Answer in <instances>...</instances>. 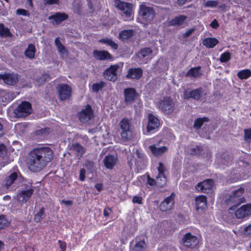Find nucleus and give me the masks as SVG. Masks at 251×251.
I'll return each instance as SVG.
<instances>
[{"mask_svg":"<svg viewBox=\"0 0 251 251\" xmlns=\"http://www.w3.org/2000/svg\"><path fill=\"white\" fill-rule=\"evenodd\" d=\"M210 25L214 29H217L219 26V25L218 24L217 20L214 19L210 24Z\"/></svg>","mask_w":251,"mask_h":251,"instance_id":"680f3d73","label":"nucleus"},{"mask_svg":"<svg viewBox=\"0 0 251 251\" xmlns=\"http://www.w3.org/2000/svg\"><path fill=\"white\" fill-rule=\"evenodd\" d=\"M160 126V122L158 119L151 114L148 116V124L147 126V131L151 132L157 129Z\"/></svg>","mask_w":251,"mask_h":251,"instance_id":"aec40b11","label":"nucleus"},{"mask_svg":"<svg viewBox=\"0 0 251 251\" xmlns=\"http://www.w3.org/2000/svg\"><path fill=\"white\" fill-rule=\"evenodd\" d=\"M196 209L199 214H201L207 208V199L205 196L201 195L195 198Z\"/></svg>","mask_w":251,"mask_h":251,"instance_id":"f3484780","label":"nucleus"},{"mask_svg":"<svg viewBox=\"0 0 251 251\" xmlns=\"http://www.w3.org/2000/svg\"><path fill=\"white\" fill-rule=\"evenodd\" d=\"M32 112L31 105L27 101H23L15 109L14 113L17 118L25 117Z\"/></svg>","mask_w":251,"mask_h":251,"instance_id":"1a4fd4ad","label":"nucleus"},{"mask_svg":"<svg viewBox=\"0 0 251 251\" xmlns=\"http://www.w3.org/2000/svg\"><path fill=\"white\" fill-rule=\"evenodd\" d=\"M100 42L107 44L110 46L112 49L117 50L118 47L117 44L115 43L112 39L109 38H103L99 41Z\"/></svg>","mask_w":251,"mask_h":251,"instance_id":"a19ab883","label":"nucleus"},{"mask_svg":"<svg viewBox=\"0 0 251 251\" xmlns=\"http://www.w3.org/2000/svg\"><path fill=\"white\" fill-rule=\"evenodd\" d=\"M59 2V0H44V3L45 4H57Z\"/></svg>","mask_w":251,"mask_h":251,"instance_id":"bf43d9fd","label":"nucleus"},{"mask_svg":"<svg viewBox=\"0 0 251 251\" xmlns=\"http://www.w3.org/2000/svg\"><path fill=\"white\" fill-rule=\"evenodd\" d=\"M54 43L58 52L62 55H67V50L65 46L61 43L60 38L57 37L54 40Z\"/></svg>","mask_w":251,"mask_h":251,"instance_id":"2f4dec72","label":"nucleus"},{"mask_svg":"<svg viewBox=\"0 0 251 251\" xmlns=\"http://www.w3.org/2000/svg\"><path fill=\"white\" fill-rule=\"evenodd\" d=\"M209 121L207 117L198 118L195 120L193 127L197 129H200L204 122H208Z\"/></svg>","mask_w":251,"mask_h":251,"instance_id":"c9c22d12","label":"nucleus"},{"mask_svg":"<svg viewBox=\"0 0 251 251\" xmlns=\"http://www.w3.org/2000/svg\"><path fill=\"white\" fill-rule=\"evenodd\" d=\"M132 202L134 203L141 204L142 203V198L140 196H134L132 199Z\"/></svg>","mask_w":251,"mask_h":251,"instance_id":"6e6d98bb","label":"nucleus"},{"mask_svg":"<svg viewBox=\"0 0 251 251\" xmlns=\"http://www.w3.org/2000/svg\"><path fill=\"white\" fill-rule=\"evenodd\" d=\"M93 110L92 107L87 104L84 108L78 113L77 117L80 121L83 123H86L94 117Z\"/></svg>","mask_w":251,"mask_h":251,"instance_id":"9d476101","label":"nucleus"},{"mask_svg":"<svg viewBox=\"0 0 251 251\" xmlns=\"http://www.w3.org/2000/svg\"><path fill=\"white\" fill-rule=\"evenodd\" d=\"M105 84L106 83L104 81L94 83L92 86V90L95 92H98L100 90L103 88Z\"/></svg>","mask_w":251,"mask_h":251,"instance_id":"49530a36","label":"nucleus"},{"mask_svg":"<svg viewBox=\"0 0 251 251\" xmlns=\"http://www.w3.org/2000/svg\"><path fill=\"white\" fill-rule=\"evenodd\" d=\"M119 125V131L122 140L124 141L130 140L132 135L130 120L127 118H124L120 122Z\"/></svg>","mask_w":251,"mask_h":251,"instance_id":"20e7f679","label":"nucleus"},{"mask_svg":"<svg viewBox=\"0 0 251 251\" xmlns=\"http://www.w3.org/2000/svg\"><path fill=\"white\" fill-rule=\"evenodd\" d=\"M124 101L126 105L133 103L138 97V94L134 88H127L125 89L124 92Z\"/></svg>","mask_w":251,"mask_h":251,"instance_id":"ddd939ff","label":"nucleus"},{"mask_svg":"<svg viewBox=\"0 0 251 251\" xmlns=\"http://www.w3.org/2000/svg\"><path fill=\"white\" fill-rule=\"evenodd\" d=\"M245 189L240 187L227 194L225 198V202L228 205H231L229 210H233L242 203L245 202V199L243 196Z\"/></svg>","mask_w":251,"mask_h":251,"instance_id":"f03ea898","label":"nucleus"},{"mask_svg":"<svg viewBox=\"0 0 251 251\" xmlns=\"http://www.w3.org/2000/svg\"><path fill=\"white\" fill-rule=\"evenodd\" d=\"M146 247V244L144 240L140 241L135 244L132 250L133 251H143Z\"/></svg>","mask_w":251,"mask_h":251,"instance_id":"c03bdc74","label":"nucleus"},{"mask_svg":"<svg viewBox=\"0 0 251 251\" xmlns=\"http://www.w3.org/2000/svg\"><path fill=\"white\" fill-rule=\"evenodd\" d=\"M9 161L6 146L3 144L0 145V168L8 164Z\"/></svg>","mask_w":251,"mask_h":251,"instance_id":"412c9836","label":"nucleus"},{"mask_svg":"<svg viewBox=\"0 0 251 251\" xmlns=\"http://www.w3.org/2000/svg\"><path fill=\"white\" fill-rule=\"evenodd\" d=\"M218 1L215 0H208L204 3L205 7H214L218 5Z\"/></svg>","mask_w":251,"mask_h":251,"instance_id":"3c124183","label":"nucleus"},{"mask_svg":"<svg viewBox=\"0 0 251 251\" xmlns=\"http://www.w3.org/2000/svg\"><path fill=\"white\" fill-rule=\"evenodd\" d=\"M213 185V181L212 179H207L199 183L196 186V189L199 191L207 193L210 191Z\"/></svg>","mask_w":251,"mask_h":251,"instance_id":"6ab92c4d","label":"nucleus"},{"mask_svg":"<svg viewBox=\"0 0 251 251\" xmlns=\"http://www.w3.org/2000/svg\"><path fill=\"white\" fill-rule=\"evenodd\" d=\"M25 182L24 178L22 176L20 173L18 171L10 173L4 179L3 182V186L7 189H15L17 186L15 184Z\"/></svg>","mask_w":251,"mask_h":251,"instance_id":"7ed1b4c3","label":"nucleus"},{"mask_svg":"<svg viewBox=\"0 0 251 251\" xmlns=\"http://www.w3.org/2000/svg\"><path fill=\"white\" fill-rule=\"evenodd\" d=\"M186 19L184 15H180L175 17L174 19L169 22V25L171 26H178L183 25Z\"/></svg>","mask_w":251,"mask_h":251,"instance_id":"c85d7f7f","label":"nucleus"},{"mask_svg":"<svg viewBox=\"0 0 251 251\" xmlns=\"http://www.w3.org/2000/svg\"><path fill=\"white\" fill-rule=\"evenodd\" d=\"M251 214V204L241 206L235 211V215L238 219H243Z\"/></svg>","mask_w":251,"mask_h":251,"instance_id":"a211bd4d","label":"nucleus"},{"mask_svg":"<svg viewBox=\"0 0 251 251\" xmlns=\"http://www.w3.org/2000/svg\"><path fill=\"white\" fill-rule=\"evenodd\" d=\"M251 76V71L250 69H244L237 73V76L241 79L248 78Z\"/></svg>","mask_w":251,"mask_h":251,"instance_id":"4c0bfd02","label":"nucleus"},{"mask_svg":"<svg viewBox=\"0 0 251 251\" xmlns=\"http://www.w3.org/2000/svg\"><path fill=\"white\" fill-rule=\"evenodd\" d=\"M86 171L84 169H81L80 170L79 179L81 181H84L85 178Z\"/></svg>","mask_w":251,"mask_h":251,"instance_id":"13d9d810","label":"nucleus"},{"mask_svg":"<svg viewBox=\"0 0 251 251\" xmlns=\"http://www.w3.org/2000/svg\"><path fill=\"white\" fill-rule=\"evenodd\" d=\"M119 68V66L117 64L111 65L103 72V77L111 81H116L118 78L117 71Z\"/></svg>","mask_w":251,"mask_h":251,"instance_id":"4468645a","label":"nucleus"},{"mask_svg":"<svg viewBox=\"0 0 251 251\" xmlns=\"http://www.w3.org/2000/svg\"><path fill=\"white\" fill-rule=\"evenodd\" d=\"M117 158L114 155H106L103 160L104 166L108 169H112L116 165Z\"/></svg>","mask_w":251,"mask_h":251,"instance_id":"393cba45","label":"nucleus"},{"mask_svg":"<svg viewBox=\"0 0 251 251\" xmlns=\"http://www.w3.org/2000/svg\"><path fill=\"white\" fill-rule=\"evenodd\" d=\"M231 58V54L228 52H225L221 55L220 61L222 63H226Z\"/></svg>","mask_w":251,"mask_h":251,"instance_id":"a18cd8bd","label":"nucleus"},{"mask_svg":"<svg viewBox=\"0 0 251 251\" xmlns=\"http://www.w3.org/2000/svg\"><path fill=\"white\" fill-rule=\"evenodd\" d=\"M53 157V152L49 147H37L28 153L27 164L29 169L33 172H38L45 168Z\"/></svg>","mask_w":251,"mask_h":251,"instance_id":"f257e3e1","label":"nucleus"},{"mask_svg":"<svg viewBox=\"0 0 251 251\" xmlns=\"http://www.w3.org/2000/svg\"><path fill=\"white\" fill-rule=\"evenodd\" d=\"M69 149L75 152L76 156L78 157H81L86 151L85 148L77 142L70 144Z\"/></svg>","mask_w":251,"mask_h":251,"instance_id":"5701e85b","label":"nucleus"},{"mask_svg":"<svg viewBox=\"0 0 251 251\" xmlns=\"http://www.w3.org/2000/svg\"><path fill=\"white\" fill-rule=\"evenodd\" d=\"M158 107L166 114H172L177 111L176 102L170 97H165L158 104Z\"/></svg>","mask_w":251,"mask_h":251,"instance_id":"423d86ee","label":"nucleus"},{"mask_svg":"<svg viewBox=\"0 0 251 251\" xmlns=\"http://www.w3.org/2000/svg\"><path fill=\"white\" fill-rule=\"evenodd\" d=\"M201 151V147L200 146H196L191 150L190 153L193 155H197L200 154Z\"/></svg>","mask_w":251,"mask_h":251,"instance_id":"8fccbe9b","label":"nucleus"},{"mask_svg":"<svg viewBox=\"0 0 251 251\" xmlns=\"http://www.w3.org/2000/svg\"><path fill=\"white\" fill-rule=\"evenodd\" d=\"M84 166L91 172L94 171V163L91 160H86L84 164Z\"/></svg>","mask_w":251,"mask_h":251,"instance_id":"09e8293b","label":"nucleus"},{"mask_svg":"<svg viewBox=\"0 0 251 251\" xmlns=\"http://www.w3.org/2000/svg\"><path fill=\"white\" fill-rule=\"evenodd\" d=\"M22 190L17 195V200L21 203H25L31 197L34 192V187L30 182L24 183L21 185Z\"/></svg>","mask_w":251,"mask_h":251,"instance_id":"39448f33","label":"nucleus"},{"mask_svg":"<svg viewBox=\"0 0 251 251\" xmlns=\"http://www.w3.org/2000/svg\"><path fill=\"white\" fill-rule=\"evenodd\" d=\"M147 183L150 186H157L156 179L155 180L154 179L151 178L149 175L147 177Z\"/></svg>","mask_w":251,"mask_h":251,"instance_id":"864d4df0","label":"nucleus"},{"mask_svg":"<svg viewBox=\"0 0 251 251\" xmlns=\"http://www.w3.org/2000/svg\"><path fill=\"white\" fill-rule=\"evenodd\" d=\"M19 75L16 74H6L4 75V82L7 84L14 85L19 80Z\"/></svg>","mask_w":251,"mask_h":251,"instance_id":"a878e982","label":"nucleus"},{"mask_svg":"<svg viewBox=\"0 0 251 251\" xmlns=\"http://www.w3.org/2000/svg\"><path fill=\"white\" fill-rule=\"evenodd\" d=\"M175 194L172 193L170 196L166 198L160 204L159 208L162 211H166L172 209L175 204Z\"/></svg>","mask_w":251,"mask_h":251,"instance_id":"2eb2a0df","label":"nucleus"},{"mask_svg":"<svg viewBox=\"0 0 251 251\" xmlns=\"http://www.w3.org/2000/svg\"><path fill=\"white\" fill-rule=\"evenodd\" d=\"M68 15L64 13L56 12L49 17L50 20H52V24L53 25H58L62 21L67 20Z\"/></svg>","mask_w":251,"mask_h":251,"instance_id":"b1692460","label":"nucleus"},{"mask_svg":"<svg viewBox=\"0 0 251 251\" xmlns=\"http://www.w3.org/2000/svg\"><path fill=\"white\" fill-rule=\"evenodd\" d=\"M143 71L141 68L130 69L126 75V77L131 79H138L142 75Z\"/></svg>","mask_w":251,"mask_h":251,"instance_id":"bb28decb","label":"nucleus"},{"mask_svg":"<svg viewBox=\"0 0 251 251\" xmlns=\"http://www.w3.org/2000/svg\"><path fill=\"white\" fill-rule=\"evenodd\" d=\"M111 210L110 208H106L104 209L103 215L105 217H108L110 215Z\"/></svg>","mask_w":251,"mask_h":251,"instance_id":"69168bd1","label":"nucleus"},{"mask_svg":"<svg viewBox=\"0 0 251 251\" xmlns=\"http://www.w3.org/2000/svg\"><path fill=\"white\" fill-rule=\"evenodd\" d=\"M193 31H194L193 29H190L188 30V31H187L185 33H184L183 34V37L184 38H187V37H189V36H190L191 35V34L193 33Z\"/></svg>","mask_w":251,"mask_h":251,"instance_id":"0e129e2a","label":"nucleus"},{"mask_svg":"<svg viewBox=\"0 0 251 251\" xmlns=\"http://www.w3.org/2000/svg\"><path fill=\"white\" fill-rule=\"evenodd\" d=\"M16 14L19 15L27 16L29 14L27 10L23 9H18L16 10Z\"/></svg>","mask_w":251,"mask_h":251,"instance_id":"4d7b16f0","label":"nucleus"},{"mask_svg":"<svg viewBox=\"0 0 251 251\" xmlns=\"http://www.w3.org/2000/svg\"><path fill=\"white\" fill-rule=\"evenodd\" d=\"M116 6L123 13V16L127 20H131L133 17V4L130 3L117 0L115 1Z\"/></svg>","mask_w":251,"mask_h":251,"instance_id":"6e6552de","label":"nucleus"},{"mask_svg":"<svg viewBox=\"0 0 251 251\" xmlns=\"http://www.w3.org/2000/svg\"><path fill=\"white\" fill-rule=\"evenodd\" d=\"M217 160L221 164L228 165L231 162V157L227 153H223L218 157Z\"/></svg>","mask_w":251,"mask_h":251,"instance_id":"473e14b6","label":"nucleus"},{"mask_svg":"<svg viewBox=\"0 0 251 251\" xmlns=\"http://www.w3.org/2000/svg\"><path fill=\"white\" fill-rule=\"evenodd\" d=\"M58 97L62 101L69 99L71 96L72 88L67 84H61L57 86Z\"/></svg>","mask_w":251,"mask_h":251,"instance_id":"f8f14e48","label":"nucleus"},{"mask_svg":"<svg viewBox=\"0 0 251 251\" xmlns=\"http://www.w3.org/2000/svg\"><path fill=\"white\" fill-rule=\"evenodd\" d=\"M45 217V214L44 211V208H41L39 212L35 214L34 216V221L38 223L40 222Z\"/></svg>","mask_w":251,"mask_h":251,"instance_id":"37998d69","label":"nucleus"},{"mask_svg":"<svg viewBox=\"0 0 251 251\" xmlns=\"http://www.w3.org/2000/svg\"><path fill=\"white\" fill-rule=\"evenodd\" d=\"M50 79V78L49 74L44 73L38 78L37 81L40 84H41Z\"/></svg>","mask_w":251,"mask_h":251,"instance_id":"de8ad7c7","label":"nucleus"},{"mask_svg":"<svg viewBox=\"0 0 251 251\" xmlns=\"http://www.w3.org/2000/svg\"><path fill=\"white\" fill-rule=\"evenodd\" d=\"M35 53V47L34 45L30 44L25 51V55L28 58L32 59L34 57Z\"/></svg>","mask_w":251,"mask_h":251,"instance_id":"f704fd0d","label":"nucleus"},{"mask_svg":"<svg viewBox=\"0 0 251 251\" xmlns=\"http://www.w3.org/2000/svg\"><path fill=\"white\" fill-rule=\"evenodd\" d=\"M152 52V50L150 48H144L138 51V55L141 58H145L151 54Z\"/></svg>","mask_w":251,"mask_h":251,"instance_id":"79ce46f5","label":"nucleus"},{"mask_svg":"<svg viewBox=\"0 0 251 251\" xmlns=\"http://www.w3.org/2000/svg\"><path fill=\"white\" fill-rule=\"evenodd\" d=\"M165 171V168L163 164L161 162L159 163V166L158 167V175H165L164 171Z\"/></svg>","mask_w":251,"mask_h":251,"instance_id":"5fc2aeb1","label":"nucleus"},{"mask_svg":"<svg viewBox=\"0 0 251 251\" xmlns=\"http://www.w3.org/2000/svg\"><path fill=\"white\" fill-rule=\"evenodd\" d=\"M139 14L142 17V19L148 23H150L155 16V12L154 9L144 4L140 5Z\"/></svg>","mask_w":251,"mask_h":251,"instance_id":"0eeeda50","label":"nucleus"},{"mask_svg":"<svg viewBox=\"0 0 251 251\" xmlns=\"http://www.w3.org/2000/svg\"><path fill=\"white\" fill-rule=\"evenodd\" d=\"M244 133L245 140L251 139V128L244 129Z\"/></svg>","mask_w":251,"mask_h":251,"instance_id":"603ef678","label":"nucleus"},{"mask_svg":"<svg viewBox=\"0 0 251 251\" xmlns=\"http://www.w3.org/2000/svg\"><path fill=\"white\" fill-rule=\"evenodd\" d=\"M150 149L155 156L161 155L167 151V148L165 146L157 148L155 145H151L150 146Z\"/></svg>","mask_w":251,"mask_h":251,"instance_id":"7c9ffc66","label":"nucleus"},{"mask_svg":"<svg viewBox=\"0 0 251 251\" xmlns=\"http://www.w3.org/2000/svg\"><path fill=\"white\" fill-rule=\"evenodd\" d=\"M58 243L59 244V247L61 249V251H65L66 248V243L62 241L59 240Z\"/></svg>","mask_w":251,"mask_h":251,"instance_id":"052dcab7","label":"nucleus"},{"mask_svg":"<svg viewBox=\"0 0 251 251\" xmlns=\"http://www.w3.org/2000/svg\"><path fill=\"white\" fill-rule=\"evenodd\" d=\"M203 89L200 87L194 90L185 89L183 92V96L184 99L192 98L195 100H199L201 99Z\"/></svg>","mask_w":251,"mask_h":251,"instance_id":"9b49d317","label":"nucleus"},{"mask_svg":"<svg viewBox=\"0 0 251 251\" xmlns=\"http://www.w3.org/2000/svg\"><path fill=\"white\" fill-rule=\"evenodd\" d=\"M61 202L64 203L66 206H71L73 204V201L71 200H62Z\"/></svg>","mask_w":251,"mask_h":251,"instance_id":"338daca9","label":"nucleus"},{"mask_svg":"<svg viewBox=\"0 0 251 251\" xmlns=\"http://www.w3.org/2000/svg\"><path fill=\"white\" fill-rule=\"evenodd\" d=\"M201 67L198 66L195 68H191L187 73L186 76H192L194 77H197L202 75V73L201 71Z\"/></svg>","mask_w":251,"mask_h":251,"instance_id":"72a5a7b5","label":"nucleus"},{"mask_svg":"<svg viewBox=\"0 0 251 251\" xmlns=\"http://www.w3.org/2000/svg\"><path fill=\"white\" fill-rule=\"evenodd\" d=\"M245 234L250 235L251 234V224L246 226L244 229Z\"/></svg>","mask_w":251,"mask_h":251,"instance_id":"e2e57ef3","label":"nucleus"},{"mask_svg":"<svg viewBox=\"0 0 251 251\" xmlns=\"http://www.w3.org/2000/svg\"><path fill=\"white\" fill-rule=\"evenodd\" d=\"M12 35L9 29L7 27H5L3 24L0 23V36L3 38L11 37Z\"/></svg>","mask_w":251,"mask_h":251,"instance_id":"e433bc0d","label":"nucleus"},{"mask_svg":"<svg viewBox=\"0 0 251 251\" xmlns=\"http://www.w3.org/2000/svg\"><path fill=\"white\" fill-rule=\"evenodd\" d=\"M135 31L133 29L123 30L119 34V39L121 41L128 40L134 36Z\"/></svg>","mask_w":251,"mask_h":251,"instance_id":"cd10ccee","label":"nucleus"},{"mask_svg":"<svg viewBox=\"0 0 251 251\" xmlns=\"http://www.w3.org/2000/svg\"><path fill=\"white\" fill-rule=\"evenodd\" d=\"M156 179L157 186L159 187H163L166 183L167 178L165 175H158Z\"/></svg>","mask_w":251,"mask_h":251,"instance_id":"58836bf2","label":"nucleus"},{"mask_svg":"<svg viewBox=\"0 0 251 251\" xmlns=\"http://www.w3.org/2000/svg\"><path fill=\"white\" fill-rule=\"evenodd\" d=\"M9 224V220L5 215H0V230L8 226Z\"/></svg>","mask_w":251,"mask_h":251,"instance_id":"ea45409f","label":"nucleus"},{"mask_svg":"<svg viewBox=\"0 0 251 251\" xmlns=\"http://www.w3.org/2000/svg\"><path fill=\"white\" fill-rule=\"evenodd\" d=\"M219 43V41L215 38H206L202 41V44L208 48H213Z\"/></svg>","mask_w":251,"mask_h":251,"instance_id":"c756f323","label":"nucleus"},{"mask_svg":"<svg viewBox=\"0 0 251 251\" xmlns=\"http://www.w3.org/2000/svg\"><path fill=\"white\" fill-rule=\"evenodd\" d=\"M95 187L98 191L100 192L102 189V185L100 183H98L95 185Z\"/></svg>","mask_w":251,"mask_h":251,"instance_id":"774afa93","label":"nucleus"},{"mask_svg":"<svg viewBox=\"0 0 251 251\" xmlns=\"http://www.w3.org/2000/svg\"><path fill=\"white\" fill-rule=\"evenodd\" d=\"M182 241L185 247L193 248L198 244L199 240L197 236L193 235L190 233H187L184 235Z\"/></svg>","mask_w":251,"mask_h":251,"instance_id":"dca6fc26","label":"nucleus"},{"mask_svg":"<svg viewBox=\"0 0 251 251\" xmlns=\"http://www.w3.org/2000/svg\"><path fill=\"white\" fill-rule=\"evenodd\" d=\"M93 54L94 57L97 60H113V57L106 50H95L93 51Z\"/></svg>","mask_w":251,"mask_h":251,"instance_id":"4be33fe9","label":"nucleus"}]
</instances>
